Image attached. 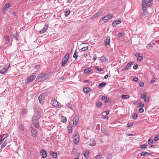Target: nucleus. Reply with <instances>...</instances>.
<instances>
[{"label":"nucleus","mask_w":159,"mask_h":159,"mask_svg":"<svg viewBox=\"0 0 159 159\" xmlns=\"http://www.w3.org/2000/svg\"><path fill=\"white\" fill-rule=\"evenodd\" d=\"M69 56L70 54L69 53H67L63 58L61 62L62 66H63L67 63V61H68Z\"/></svg>","instance_id":"f257e3e1"},{"label":"nucleus","mask_w":159,"mask_h":159,"mask_svg":"<svg viewBox=\"0 0 159 159\" xmlns=\"http://www.w3.org/2000/svg\"><path fill=\"white\" fill-rule=\"evenodd\" d=\"M51 104L53 106L60 108L62 107L61 105L57 101L52 100L51 102Z\"/></svg>","instance_id":"f03ea898"},{"label":"nucleus","mask_w":159,"mask_h":159,"mask_svg":"<svg viewBox=\"0 0 159 159\" xmlns=\"http://www.w3.org/2000/svg\"><path fill=\"white\" fill-rule=\"evenodd\" d=\"M73 136L74 137V143L76 144L78 143L79 141L78 134L76 133L73 135Z\"/></svg>","instance_id":"7ed1b4c3"},{"label":"nucleus","mask_w":159,"mask_h":159,"mask_svg":"<svg viewBox=\"0 0 159 159\" xmlns=\"http://www.w3.org/2000/svg\"><path fill=\"white\" fill-rule=\"evenodd\" d=\"M133 63L134 62L132 61L129 62L127 64L125 67L122 70V71H123L125 70H126L130 69V67L133 65Z\"/></svg>","instance_id":"20e7f679"},{"label":"nucleus","mask_w":159,"mask_h":159,"mask_svg":"<svg viewBox=\"0 0 159 159\" xmlns=\"http://www.w3.org/2000/svg\"><path fill=\"white\" fill-rule=\"evenodd\" d=\"M46 75L44 74H41L38 76L39 80V81L45 80L46 79Z\"/></svg>","instance_id":"39448f33"},{"label":"nucleus","mask_w":159,"mask_h":159,"mask_svg":"<svg viewBox=\"0 0 159 159\" xmlns=\"http://www.w3.org/2000/svg\"><path fill=\"white\" fill-rule=\"evenodd\" d=\"M113 17V15L109 14L102 18V20L103 21H105L106 20H108L109 19Z\"/></svg>","instance_id":"423d86ee"},{"label":"nucleus","mask_w":159,"mask_h":159,"mask_svg":"<svg viewBox=\"0 0 159 159\" xmlns=\"http://www.w3.org/2000/svg\"><path fill=\"white\" fill-rule=\"evenodd\" d=\"M18 127L19 131L21 133L23 134V133H25V128L24 126L23 125L21 124H19Z\"/></svg>","instance_id":"0eeeda50"},{"label":"nucleus","mask_w":159,"mask_h":159,"mask_svg":"<svg viewBox=\"0 0 159 159\" xmlns=\"http://www.w3.org/2000/svg\"><path fill=\"white\" fill-rule=\"evenodd\" d=\"M40 154L43 158H46L47 156V153L46 151L43 149H42L40 152Z\"/></svg>","instance_id":"6e6552de"},{"label":"nucleus","mask_w":159,"mask_h":159,"mask_svg":"<svg viewBox=\"0 0 159 159\" xmlns=\"http://www.w3.org/2000/svg\"><path fill=\"white\" fill-rule=\"evenodd\" d=\"M105 46H107L109 45L110 43V38L109 36H107L106 38V40L104 41Z\"/></svg>","instance_id":"1a4fd4ad"},{"label":"nucleus","mask_w":159,"mask_h":159,"mask_svg":"<svg viewBox=\"0 0 159 159\" xmlns=\"http://www.w3.org/2000/svg\"><path fill=\"white\" fill-rule=\"evenodd\" d=\"M41 117V114L40 112H38L36 115L34 114L32 117L33 119L39 120Z\"/></svg>","instance_id":"9d476101"},{"label":"nucleus","mask_w":159,"mask_h":159,"mask_svg":"<svg viewBox=\"0 0 159 159\" xmlns=\"http://www.w3.org/2000/svg\"><path fill=\"white\" fill-rule=\"evenodd\" d=\"M37 120L32 119L33 124L36 128H38L39 127V122Z\"/></svg>","instance_id":"9b49d317"},{"label":"nucleus","mask_w":159,"mask_h":159,"mask_svg":"<svg viewBox=\"0 0 159 159\" xmlns=\"http://www.w3.org/2000/svg\"><path fill=\"white\" fill-rule=\"evenodd\" d=\"M101 130L102 133L104 134H105L107 136L109 135V134L108 131L106 129L102 127L101 128Z\"/></svg>","instance_id":"f8f14e48"},{"label":"nucleus","mask_w":159,"mask_h":159,"mask_svg":"<svg viewBox=\"0 0 159 159\" xmlns=\"http://www.w3.org/2000/svg\"><path fill=\"white\" fill-rule=\"evenodd\" d=\"M88 143L90 146H94L96 144L95 142L93 139H90L88 142Z\"/></svg>","instance_id":"ddd939ff"},{"label":"nucleus","mask_w":159,"mask_h":159,"mask_svg":"<svg viewBox=\"0 0 159 159\" xmlns=\"http://www.w3.org/2000/svg\"><path fill=\"white\" fill-rule=\"evenodd\" d=\"M79 120V118L78 117V116H75V118L73 119V124L75 125H76L78 122Z\"/></svg>","instance_id":"4468645a"},{"label":"nucleus","mask_w":159,"mask_h":159,"mask_svg":"<svg viewBox=\"0 0 159 159\" xmlns=\"http://www.w3.org/2000/svg\"><path fill=\"white\" fill-rule=\"evenodd\" d=\"M38 99L40 103L41 104H43L44 102V97H43V94H41L39 96Z\"/></svg>","instance_id":"2eb2a0df"},{"label":"nucleus","mask_w":159,"mask_h":159,"mask_svg":"<svg viewBox=\"0 0 159 159\" xmlns=\"http://www.w3.org/2000/svg\"><path fill=\"white\" fill-rule=\"evenodd\" d=\"M35 76L34 75H33L30 76L29 77L27 78V81L28 82H32L33 81L35 78Z\"/></svg>","instance_id":"dca6fc26"},{"label":"nucleus","mask_w":159,"mask_h":159,"mask_svg":"<svg viewBox=\"0 0 159 159\" xmlns=\"http://www.w3.org/2000/svg\"><path fill=\"white\" fill-rule=\"evenodd\" d=\"M8 136V134H3L2 138L0 140V144L2 143V142L6 138H7Z\"/></svg>","instance_id":"f3484780"},{"label":"nucleus","mask_w":159,"mask_h":159,"mask_svg":"<svg viewBox=\"0 0 159 159\" xmlns=\"http://www.w3.org/2000/svg\"><path fill=\"white\" fill-rule=\"evenodd\" d=\"M83 90L84 92L85 93H87L91 90V89L89 87H85L83 88Z\"/></svg>","instance_id":"a211bd4d"},{"label":"nucleus","mask_w":159,"mask_h":159,"mask_svg":"<svg viewBox=\"0 0 159 159\" xmlns=\"http://www.w3.org/2000/svg\"><path fill=\"white\" fill-rule=\"evenodd\" d=\"M48 28V25L46 24H45L43 29L42 30H40L39 31V32L41 34L43 33Z\"/></svg>","instance_id":"6ab92c4d"},{"label":"nucleus","mask_w":159,"mask_h":159,"mask_svg":"<svg viewBox=\"0 0 159 159\" xmlns=\"http://www.w3.org/2000/svg\"><path fill=\"white\" fill-rule=\"evenodd\" d=\"M31 132L33 136L34 137L37 134V130L36 129L32 128L31 129Z\"/></svg>","instance_id":"aec40b11"},{"label":"nucleus","mask_w":159,"mask_h":159,"mask_svg":"<svg viewBox=\"0 0 159 159\" xmlns=\"http://www.w3.org/2000/svg\"><path fill=\"white\" fill-rule=\"evenodd\" d=\"M102 13V11H98V12L96 13H95L93 15V17L94 18H96L98 17L99 16L101 15Z\"/></svg>","instance_id":"412c9836"},{"label":"nucleus","mask_w":159,"mask_h":159,"mask_svg":"<svg viewBox=\"0 0 159 159\" xmlns=\"http://www.w3.org/2000/svg\"><path fill=\"white\" fill-rule=\"evenodd\" d=\"M152 153L151 152H142L140 153V155L142 156H145L146 155H150L152 154Z\"/></svg>","instance_id":"4be33fe9"},{"label":"nucleus","mask_w":159,"mask_h":159,"mask_svg":"<svg viewBox=\"0 0 159 159\" xmlns=\"http://www.w3.org/2000/svg\"><path fill=\"white\" fill-rule=\"evenodd\" d=\"M50 155L52 156L53 158H56L57 157V153L56 152H53L51 151L50 152Z\"/></svg>","instance_id":"5701e85b"},{"label":"nucleus","mask_w":159,"mask_h":159,"mask_svg":"<svg viewBox=\"0 0 159 159\" xmlns=\"http://www.w3.org/2000/svg\"><path fill=\"white\" fill-rule=\"evenodd\" d=\"M72 125L69 124L68 126V130L70 133H71L72 132Z\"/></svg>","instance_id":"b1692460"},{"label":"nucleus","mask_w":159,"mask_h":159,"mask_svg":"<svg viewBox=\"0 0 159 159\" xmlns=\"http://www.w3.org/2000/svg\"><path fill=\"white\" fill-rule=\"evenodd\" d=\"M106 85V83L105 82H101L99 84L98 87L99 88H100L101 87L105 86Z\"/></svg>","instance_id":"393cba45"},{"label":"nucleus","mask_w":159,"mask_h":159,"mask_svg":"<svg viewBox=\"0 0 159 159\" xmlns=\"http://www.w3.org/2000/svg\"><path fill=\"white\" fill-rule=\"evenodd\" d=\"M89 154V152L88 150H86L83 153V155L85 157H87Z\"/></svg>","instance_id":"a878e982"},{"label":"nucleus","mask_w":159,"mask_h":159,"mask_svg":"<svg viewBox=\"0 0 159 159\" xmlns=\"http://www.w3.org/2000/svg\"><path fill=\"white\" fill-rule=\"evenodd\" d=\"M102 99L104 101V102L105 103H107L108 102L109 100L107 99V97L105 96H102Z\"/></svg>","instance_id":"bb28decb"},{"label":"nucleus","mask_w":159,"mask_h":159,"mask_svg":"<svg viewBox=\"0 0 159 159\" xmlns=\"http://www.w3.org/2000/svg\"><path fill=\"white\" fill-rule=\"evenodd\" d=\"M7 71V70L6 69H5V68H3L0 71V73L1 74H4Z\"/></svg>","instance_id":"cd10ccee"},{"label":"nucleus","mask_w":159,"mask_h":159,"mask_svg":"<svg viewBox=\"0 0 159 159\" xmlns=\"http://www.w3.org/2000/svg\"><path fill=\"white\" fill-rule=\"evenodd\" d=\"M121 97L123 99H127L129 97V96L128 95L122 94L121 96Z\"/></svg>","instance_id":"c85d7f7f"},{"label":"nucleus","mask_w":159,"mask_h":159,"mask_svg":"<svg viewBox=\"0 0 159 159\" xmlns=\"http://www.w3.org/2000/svg\"><path fill=\"white\" fill-rule=\"evenodd\" d=\"M153 139H152V137H150L148 139V143L149 144H152L153 143Z\"/></svg>","instance_id":"c756f323"},{"label":"nucleus","mask_w":159,"mask_h":159,"mask_svg":"<svg viewBox=\"0 0 159 159\" xmlns=\"http://www.w3.org/2000/svg\"><path fill=\"white\" fill-rule=\"evenodd\" d=\"M100 59L102 62H105L106 61V58L104 56H103L100 57Z\"/></svg>","instance_id":"7c9ffc66"},{"label":"nucleus","mask_w":159,"mask_h":159,"mask_svg":"<svg viewBox=\"0 0 159 159\" xmlns=\"http://www.w3.org/2000/svg\"><path fill=\"white\" fill-rule=\"evenodd\" d=\"M10 6V4L9 3H7V4H6L4 7V8H3L4 10H6Z\"/></svg>","instance_id":"2f4dec72"},{"label":"nucleus","mask_w":159,"mask_h":159,"mask_svg":"<svg viewBox=\"0 0 159 159\" xmlns=\"http://www.w3.org/2000/svg\"><path fill=\"white\" fill-rule=\"evenodd\" d=\"M6 42L7 43H8L10 41V39H9V36L8 35H6Z\"/></svg>","instance_id":"473e14b6"},{"label":"nucleus","mask_w":159,"mask_h":159,"mask_svg":"<svg viewBox=\"0 0 159 159\" xmlns=\"http://www.w3.org/2000/svg\"><path fill=\"white\" fill-rule=\"evenodd\" d=\"M7 141H5L1 145V148H4L5 146L7 144Z\"/></svg>","instance_id":"72a5a7b5"},{"label":"nucleus","mask_w":159,"mask_h":159,"mask_svg":"<svg viewBox=\"0 0 159 159\" xmlns=\"http://www.w3.org/2000/svg\"><path fill=\"white\" fill-rule=\"evenodd\" d=\"M147 144H142L140 146V148L141 149H143V148H147Z\"/></svg>","instance_id":"f704fd0d"},{"label":"nucleus","mask_w":159,"mask_h":159,"mask_svg":"<svg viewBox=\"0 0 159 159\" xmlns=\"http://www.w3.org/2000/svg\"><path fill=\"white\" fill-rule=\"evenodd\" d=\"M65 15L66 16H68L70 13V10H67L64 12Z\"/></svg>","instance_id":"c9c22d12"},{"label":"nucleus","mask_w":159,"mask_h":159,"mask_svg":"<svg viewBox=\"0 0 159 159\" xmlns=\"http://www.w3.org/2000/svg\"><path fill=\"white\" fill-rule=\"evenodd\" d=\"M61 121L64 123L66 121V118L65 117L62 116L61 118Z\"/></svg>","instance_id":"e433bc0d"},{"label":"nucleus","mask_w":159,"mask_h":159,"mask_svg":"<svg viewBox=\"0 0 159 159\" xmlns=\"http://www.w3.org/2000/svg\"><path fill=\"white\" fill-rule=\"evenodd\" d=\"M66 105L68 108L71 109H72V104L70 103H68L66 104Z\"/></svg>","instance_id":"4c0bfd02"},{"label":"nucleus","mask_w":159,"mask_h":159,"mask_svg":"<svg viewBox=\"0 0 159 159\" xmlns=\"http://www.w3.org/2000/svg\"><path fill=\"white\" fill-rule=\"evenodd\" d=\"M137 105L140 107H144V104L142 102L138 103Z\"/></svg>","instance_id":"58836bf2"},{"label":"nucleus","mask_w":159,"mask_h":159,"mask_svg":"<svg viewBox=\"0 0 159 159\" xmlns=\"http://www.w3.org/2000/svg\"><path fill=\"white\" fill-rule=\"evenodd\" d=\"M19 34V32L16 31V34H15L14 35V37L15 38V39L16 40H18V38L17 36H18Z\"/></svg>","instance_id":"ea45409f"},{"label":"nucleus","mask_w":159,"mask_h":159,"mask_svg":"<svg viewBox=\"0 0 159 159\" xmlns=\"http://www.w3.org/2000/svg\"><path fill=\"white\" fill-rule=\"evenodd\" d=\"M152 46L151 44L149 43L146 46L147 48L148 49H151L152 48Z\"/></svg>","instance_id":"a19ab883"},{"label":"nucleus","mask_w":159,"mask_h":159,"mask_svg":"<svg viewBox=\"0 0 159 159\" xmlns=\"http://www.w3.org/2000/svg\"><path fill=\"white\" fill-rule=\"evenodd\" d=\"M138 117L136 113H134L132 115V118L134 120L136 119Z\"/></svg>","instance_id":"79ce46f5"},{"label":"nucleus","mask_w":159,"mask_h":159,"mask_svg":"<svg viewBox=\"0 0 159 159\" xmlns=\"http://www.w3.org/2000/svg\"><path fill=\"white\" fill-rule=\"evenodd\" d=\"M146 95V93L145 92V93H143L141 95V98H145Z\"/></svg>","instance_id":"37998d69"},{"label":"nucleus","mask_w":159,"mask_h":159,"mask_svg":"<svg viewBox=\"0 0 159 159\" xmlns=\"http://www.w3.org/2000/svg\"><path fill=\"white\" fill-rule=\"evenodd\" d=\"M143 11H147L146 7L144 5H142Z\"/></svg>","instance_id":"c03bdc74"},{"label":"nucleus","mask_w":159,"mask_h":159,"mask_svg":"<svg viewBox=\"0 0 159 159\" xmlns=\"http://www.w3.org/2000/svg\"><path fill=\"white\" fill-rule=\"evenodd\" d=\"M102 157V155L101 154H99L97 155L95 157V158L96 159H100L101 157Z\"/></svg>","instance_id":"a18cd8bd"},{"label":"nucleus","mask_w":159,"mask_h":159,"mask_svg":"<svg viewBox=\"0 0 159 159\" xmlns=\"http://www.w3.org/2000/svg\"><path fill=\"white\" fill-rule=\"evenodd\" d=\"M142 59L143 57L142 56H139L137 58V61H140Z\"/></svg>","instance_id":"49530a36"},{"label":"nucleus","mask_w":159,"mask_h":159,"mask_svg":"<svg viewBox=\"0 0 159 159\" xmlns=\"http://www.w3.org/2000/svg\"><path fill=\"white\" fill-rule=\"evenodd\" d=\"M91 71V70H90L88 69H86L84 71V73L86 74L88 73Z\"/></svg>","instance_id":"de8ad7c7"},{"label":"nucleus","mask_w":159,"mask_h":159,"mask_svg":"<svg viewBox=\"0 0 159 159\" xmlns=\"http://www.w3.org/2000/svg\"><path fill=\"white\" fill-rule=\"evenodd\" d=\"M26 110H25V109H23L22 110V111L21 112V114L22 115H24L25 114H26Z\"/></svg>","instance_id":"09e8293b"},{"label":"nucleus","mask_w":159,"mask_h":159,"mask_svg":"<svg viewBox=\"0 0 159 159\" xmlns=\"http://www.w3.org/2000/svg\"><path fill=\"white\" fill-rule=\"evenodd\" d=\"M88 49V47H83L81 49V50L82 51H86Z\"/></svg>","instance_id":"8fccbe9b"},{"label":"nucleus","mask_w":159,"mask_h":159,"mask_svg":"<svg viewBox=\"0 0 159 159\" xmlns=\"http://www.w3.org/2000/svg\"><path fill=\"white\" fill-rule=\"evenodd\" d=\"M102 103L100 102H98L97 104V106L98 108H100L102 106Z\"/></svg>","instance_id":"3c124183"},{"label":"nucleus","mask_w":159,"mask_h":159,"mask_svg":"<svg viewBox=\"0 0 159 159\" xmlns=\"http://www.w3.org/2000/svg\"><path fill=\"white\" fill-rule=\"evenodd\" d=\"M159 140V134L157 135L154 139V141H157Z\"/></svg>","instance_id":"603ef678"},{"label":"nucleus","mask_w":159,"mask_h":159,"mask_svg":"<svg viewBox=\"0 0 159 159\" xmlns=\"http://www.w3.org/2000/svg\"><path fill=\"white\" fill-rule=\"evenodd\" d=\"M133 123H128L127 125V127H131L132 125H133Z\"/></svg>","instance_id":"864d4df0"},{"label":"nucleus","mask_w":159,"mask_h":159,"mask_svg":"<svg viewBox=\"0 0 159 159\" xmlns=\"http://www.w3.org/2000/svg\"><path fill=\"white\" fill-rule=\"evenodd\" d=\"M10 66V64H7L6 65L5 67V68L7 70L9 68Z\"/></svg>","instance_id":"5fc2aeb1"},{"label":"nucleus","mask_w":159,"mask_h":159,"mask_svg":"<svg viewBox=\"0 0 159 159\" xmlns=\"http://www.w3.org/2000/svg\"><path fill=\"white\" fill-rule=\"evenodd\" d=\"M95 68L96 69H97V70H98V71H102L103 70V69H102L99 68L98 66H95Z\"/></svg>","instance_id":"6e6d98bb"},{"label":"nucleus","mask_w":159,"mask_h":159,"mask_svg":"<svg viewBox=\"0 0 159 159\" xmlns=\"http://www.w3.org/2000/svg\"><path fill=\"white\" fill-rule=\"evenodd\" d=\"M156 80V78L155 77H153L152 79L150 81V82L152 83H153L154 82H155Z\"/></svg>","instance_id":"4d7b16f0"},{"label":"nucleus","mask_w":159,"mask_h":159,"mask_svg":"<svg viewBox=\"0 0 159 159\" xmlns=\"http://www.w3.org/2000/svg\"><path fill=\"white\" fill-rule=\"evenodd\" d=\"M116 21V20H114L113 21L112 23V25L113 26H115L116 25H117V24Z\"/></svg>","instance_id":"13d9d810"},{"label":"nucleus","mask_w":159,"mask_h":159,"mask_svg":"<svg viewBox=\"0 0 159 159\" xmlns=\"http://www.w3.org/2000/svg\"><path fill=\"white\" fill-rule=\"evenodd\" d=\"M139 112L142 113L143 112L144 110L143 108H140L139 109Z\"/></svg>","instance_id":"bf43d9fd"},{"label":"nucleus","mask_w":159,"mask_h":159,"mask_svg":"<svg viewBox=\"0 0 159 159\" xmlns=\"http://www.w3.org/2000/svg\"><path fill=\"white\" fill-rule=\"evenodd\" d=\"M147 11H143V12L142 13V16H145L146 15L147 13Z\"/></svg>","instance_id":"052dcab7"},{"label":"nucleus","mask_w":159,"mask_h":159,"mask_svg":"<svg viewBox=\"0 0 159 159\" xmlns=\"http://www.w3.org/2000/svg\"><path fill=\"white\" fill-rule=\"evenodd\" d=\"M34 114L36 115V114L38 112H39V110L37 109H34Z\"/></svg>","instance_id":"680f3d73"},{"label":"nucleus","mask_w":159,"mask_h":159,"mask_svg":"<svg viewBox=\"0 0 159 159\" xmlns=\"http://www.w3.org/2000/svg\"><path fill=\"white\" fill-rule=\"evenodd\" d=\"M138 68V65L137 64H134V66H133V68L134 69H136Z\"/></svg>","instance_id":"e2e57ef3"},{"label":"nucleus","mask_w":159,"mask_h":159,"mask_svg":"<svg viewBox=\"0 0 159 159\" xmlns=\"http://www.w3.org/2000/svg\"><path fill=\"white\" fill-rule=\"evenodd\" d=\"M102 118L104 119H106L108 120L109 118V117L107 116H103Z\"/></svg>","instance_id":"0e129e2a"},{"label":"nucleus","mask_w":159,"mask_h":159,"mask_svg":"<svg viewBox=\"0 0 159 159\" xmlns=\"http://www.w3.org/2000/svg\"><path fill=\"white\" fill-rule=\"evenodd\" d=\"M40 65L39 64L36 65L34 67L36 69H39V68L40 67Z\"/></svg>","instance_id":"69168bd1"},{"label":"nucleus","mask_w":159,"mask_h":159,"mask_svg":"<svg viewBox=\"0 0 159 159\" xmlns=\"http://www.w3.org/2000/svg\"><path fill=\"white\" fill-rule=\"evenodd\" d=\"M116 23L117 25L118 24H119L121 22V20H116Z\"/></svg>","instance_id":"338daca9"},{"label":"nucleus","mask_w":159,"mask_h":159,"mask_svg":"<svg viewBox=\"0 0 159 159\" xmlns=\"http://www.w3.org/2000/svg\"><path fill=\"white\" fill-rule=\"evenodd\" d=\"M123 33H119L118 34V36L119 37H121V36H122V35H123Z\"/></svg>","instance_id":"774afa93"}]
</instances>
